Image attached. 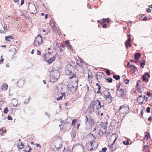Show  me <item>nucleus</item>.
<instances>
[{"label": "nucleus", "mask_w": 152, "mask_h": 152, "mask_svg": "<svg viewBox=\"0 0 152 152\" xmlns=\"http://www.w3.org/2000/svg\"><path fill=\"white\" fill-rule=\"evenodd\" d=\"M129 107L125 104L120 106L119 108L115 113L118 117H121L123 118L125 117L129 112Z\"/></svg>", "instance_id": "f257e3e1"}, {"label": "nucleus", "mask_w": 152, "mask_h": 152, "mask_svg": "<svg viewBox=\"0 0 152 152\" xmlns=\"http://www.w3.org/2000/svg\"><path fill=\"white\" fill-rule=\"evenodd\" d=\"M73 67L70 64H67L66 67L65 73L68 76V78L71 79L76 77V75L72 72Z\"/></svg>", "instance_id": "f03ea898"}, {"label": "nucleus", "mask_w": 152, "mask_h": 152, "mask_svg": "<svg viewBox=\"0 0 152 152\" xmlns=\"http://www.w3.org/2000/svg\"><path fill=\"white\" fill-rule=\"evenodd\" d=\"M101 95L103 96L105 101L107 103H110L113 101V98L110 92L107 90H105Z\"/></svg>", "instance_id": "7ed1b4c3"}, {"label": "nucleus", "mask_w": 152, "mask_h": 152, "mask_svg": "<svg viewBox=\"0 0 152 152\" xmlns=\"http://www.w3.org/2000/svg\"><path fill=\"white\" fill-rule=\"evenodd\" d=\"M60 76V73L58 70H55L51 72L50 74V80L52 82L56 81Z\"/></svg>", "instance_id": "20e7f679"}, {"label": "nucleus", "mask_w": 152, "mask_h": 152, "mask_svg": "<svg viewBox=\"0 0 152 152\" xmlns=\"http://www.w3.org/2000/svg\"><path fill=\"white\" fill-rule=\"evenodd\" d=\"M43 42L42 36L39 34L35 39L33 45L35 47H38L42 44Z\"/></svg>", "instance_id": "39448f33"}, {"label": "nucleus", "mask_w": 152, "mask_h": 152, "mask_svg": "<svg viewBox=\"0 0 152 152\" xmlns=\"http://www.w3.org/2000/svg\"><path fill=\"white\" fill-rule=\"evenodd\" d=\"M78 80L77 79L75 83V84L73 85L72 83H71L69 85H68V90L71 92H74L78 88Z\"/></svg>", "instance_id": "423d86ee"}, {"label": "nucleus", "mask_w": 152, "mask_h": 152, "mask_svg": "<svg viewBox=\"0 0 152 152\" xmlns=\"http://www.w3.org/2000/svg\"><path fill=\"white\" fill-rule=\"evenodd\" d=\"M118 137L116 135H114L113 134L110 137L108 140V145L113 150V145L115 143V141L117 140Z\"/></svg>", "instance_id": "0eeeda50"}, {"label": "nucleus", "mask_w": 152, "mask_h": 152, "mask_svg": "<svg viewBox=\"0 0 152 152\" xmlns=\"http://www.w3.org/2000/svg\"><path fill=\"white\" fill-rule=\"evenodd\" d=\"M7 31V26L4 21L1 22V25L0 26V32L5 34Z\"/></svg>", "instance_id": "6e6552de"}, {"label": "nucleus", "mask_w": 152, "mask_h": 152, "mask_svg": "<svg viewBox=\"0 0 152 152\" xmlns=\"http://www.w3.org/2000/svg\"><path fill=\"white\" fill-rule=\"evenodd\" d=\"M61 129L62 130H68L71 128V125L70 123H65L59 125Z\"/></svg>", "instance_id": "1a4fd4ad"}, {"label": "nucleus", "mask_w": 152, "mask_h": 152, "mask_svg": "<svg viewBox=\"0 0 152 152\" xmlns=\"http://www.w3.org/2000/svg\"><path fill=\"white\" fill-rule=\"evenodd\" d=\"M116 94L119 97H122L124 95V90L120 88L118 86L116 91Z\"/></svg>", "instance_id": "9d476101"}, {"label": "nucleus", "mask_w": 152, "mask_h": 152, "mask_svg": "<svg viewBox=\"0 0 152 152\" xmlns=\"http://www.w3.org/2000/svg\"><path fill=\"white\" fill-rule=\"evenodd\" d=\"M93 144V142L91 141L87 143L86 145L87 149L89 151H92L94 149H95V147L93 148L92 145Z\"/></svg>", "instance_id": "9b49d317"}, {"label": "nucleus", "mask_w": 152, "mask_h": 152, "mask_svg": "<svg viewBox=\"0 0 152 152\" xmlns=\"http://www.w3.org/2000/svg\"><path fill=\"white\" fill-rule=\"evenodd\" d=\"M95 101L96 102L97 104L98 103V105L96 106V109L98 111V113H100L101 112L100 109L101 108L104 109V105L103 104L101 105L100 102L98 99H97Z\"/></svg>", "instance_id": "f8f14e48"}, {"label": "nucleus", "mask_w": 152, "mask_h": 152, "mask_svg": "<svg viewBox=\"0 0 152 152\" xmlns=\"http://www.w3.org/2000/svg\"><path fill=\"white\" fill-rule=\"evenodd\" d=\"M107 123L106 122H102L100 124V129L103 130V132H106L107 127Z\"/></svg>", "instance_id": "ddd939ff"}, {"label": "nucleus", "mask_w": 152, "mask_h": 152, "mask_svg": "<svg viewBox=\"0 0 152 152\" xmlns=\"http://www.w3.org/2000/svg\"><path fill=\"white\" fill-rule=\"evenodd\" d=\"M25 82L26 80L24 79H20L18 80L17 82V86L20 87H21Z\"/></svg>", "instance_id": "4468645a"}, {"label": "nucleus", "mask_w": 152, "mask_h": 152, "mask_svg": "<svg viewBox=\"0 0 152 152\" xmlns=\"http://www.w3.org/2000/svg\"><path fill=\"white\" fill-rule=\"evenodd\" d=\"M29 9L30 12L32 14L36 13L37 12L36 8L34 5H32L29 7Z\"/></svg>", "instance_id": "2eb2a0df"}, {"label": "nucleus", "mask_w": 152, "mask_h": 152, "mask_svg": "<svg viewBox=\"0 0 152 152\" xmlns=\"http://www.w3.org/2000/svg\"><path fill=\"white\" fill-rule=\"evenodd\" d=\"M96 104H97V102L95 101H93L91 102L90 104V108L91 109V111H94V106Z\"/></svg>", "instance_id": "dca6fc26"}, {"label": "nucleus", "mask_w": 152, "mask_h": 152, "mask_svg": "<svg viewBox=\"0 0 152 152\" xmlns=\"http://www.w3.org/2000/svg\"><path fill=\"white\" fill-rule=\"evenodd\" d=\"M148 76V78L150 77V75L148 72L145 73V74L143 75L142 76V79L144 81H146L147 82H148V78L147 77Z\"/></svg>", "instance_id": "f3484780"}, {"label": "nucleus", "mask_w": 152, "mask_h": 152, "mask_svg": "<svg viewBox=\"0 0 152 152\" xmlns=\"http://www.w3.org/2000/svg\"><path fill=\"white\" fill-rule=\"evenodd\" d=\"M128 36L129 38L126 41L125 44L126 47L127 48L130 47L131 46V44L129 43L131 40V39L129 37V35H128Z\"/></svg>", "instance_id": "a211bd4d"}, {"label": "nucleus", "mask_w": 152, "mask_h": 152, "mask_svg": "<svg viewBox=\"0 0 152 152\" xmlns=\"http://www.w3.org/2000/svg\"><path fill=\"white\" fill-rule=\"evenodd\" d=\"M137 100L139 103L141 104H142L144 101V99L143 98H142V96L141 95H140L137 98Z\"/></svg>", "instance_id": "6ab92c4d"}, {"label": "nucleus", "mask_w": 152, "mask_h": 152, "mask_svg": "<svg viewBox=\"0 0 152 152\" xmlns=\"http://www.w3.org/2000/svg\"><path fill=\"white\" fill-rule=\"evenodd\" d=\"M141 56V54L140 53H137L135 54L134 59L137 60L135 61H134V62H136L138 61V60H139Z\"/></svg>", "instance_id": "aec40b11"}, {"label": "nucleus", "mask_w": 152, "mask_h": 152, "mask_svg": "<svg viewBox=\"0 0 152 152\" xmlns=\"http://www.w3.org/2000/svg\"><path fill=\"white\" fill-rule=\"evenodd\" d=\"M106 22H107L108 23H109L110 22V20L108 19L103 18L102 19V21L100 22L101 25H102L104 23Z\"/></svg>", "instance_id": "412c9836"}, {"label": "nucleus", "mask_w": 152, "mask_h": 152, "mask_svg": "<svg viewBox=\"0 0 152 152\" xmlns=\"http://www.w3.org/2000/svg\"><path fill=\"white\" fill-rule=\"evenodd\" d=\"M76 63L77 65L80 68L83 70V63L80 60H77V61Z\"/></svg>", "instance_id": "4be33fe9"}, {"label": "nucleus", "mask_w": 152, "mask_h": 152, "mask_svg": "<svg viewBox=\"0 0 152 152\" xmlns=\"http://www.w3.org/2000/svg\"><path fill=\"white\" fill-rule=\"evenodd\" d=\"M8 86L7 84L4 83L2 84L1 88L3 90H6L7 89Z\"/></svg>", "instance_id": "5701e85b"}, {"label": "nucleus", "mask_w": 152, "mask_h": 152, "mask_svg": "<svg viewBox=\"0 0 152 152\" xmlns=\"http://www.w3.org/2000/svg\"><path fill=\"white\" fill-rule=\"evenodd\" d=\"M14 39V37L12 36H6L5 37V39L6 41L10 42L12 39Z\"/></svg>", "instance_id": "b1692460"}, {"label": "nucleus", "mask_w": 152, "mask_h": 152, "mask_svg": "<svg viewBox=\"0 0 152 152\" xmlns=\"http://www.w3.org/2000/svg\"><path fill=\"white\" fill-rule=\"evenodd\" d=\"M103 132L104 131L103 130H102L101 129H99V130L97 131L96 132H95V134H99L100 136H102L103 135L104 132Z\"/></svg>", "instance_id": "393cba45"}, {"label": "nucleus", "mask_w": 152, "mask_h": 152, "mask_svg": "<svg viewBox=\"0 0 152 152\" xmlns=\"http://www.w3.org/2000/svg\"><path fill=\"white\" fill-rule=\"evenodd\" d=\"M10 51L11 52V53L13 55L15 54L16 53V50L15 47H13L10 50Z\"/></svg>", "instance_id": "a878e982"}, {"label": "nucleus", "mask_w": 152, "mask_h": 152, "mask_svg": "<svg viewBox=\"0 0 152 152\" xmlns=\"http://www.w3.org/2000/svg\"><path fill=\"white\" fill-rule=\"evenodd\" d=\"M55 59V57L54 56H53V57H51L48 60L47 62L49 64H50Z\"/></svg>", "instance_id": "bb28decb"}, {"label": "nucleus", "mask_w": 152, "mask_h": 152, "mask_svg": "<svg viewBox=\"0 0 152 152\" xmlns=\"http://www.w3.org/2000/svg\"><path fill=\"white\" fill-rule=\"evenodd\" d=\"M94 122V121L93 119L90 118L89 119L88 121V124L90 126L92 125Z\"/></svg>", "instance_id": "cd10ccee"}, {"label": "nucleus", "mask_w": 152, "mask_h": 152, "mask_svg": "<svg viewBox=\"0 0 152 152\" xmlns=\"http://www.w3.org/2000/svg\"><path fill=\"white\" fill-rule=\"evenodd\" d=\"M24 146L22 142H21L20 143H19L17 147L19 149H21L23 148Z\"/></svg>", "instance_id": "c85d7f7f"}, {"label": "nucleus", "mask_w": 152, "mask_h": 152, "mask_svg": "<svg viewBox=\"0 0 152 152\" xmlns=\"http://www.w3.org/2000/svg\"><path fill=\"white\" fill-rule=\"evenodd\" d=\"M51 55V54L50 53H48L45 54L44 55V58L45 60H46Z\"/></svg>", "instance_id": "c756f323"}, {"label": "nucleus", "mask_w": 152, "mask_h": 152, "mask_svg": "<svg viewBox=\"0 0 152 152\" xmlns=\"http://www.w3.org/2000/svg\"><path fill=\"white\" fill-rule=\"evenodd\" d=\"M133 69V66L131 65L129 66V68L128 69V71L129 72H130L132 73H133V72H132V70Z\"/></svg>", "instance_id": "7c9ffc66"}, {"label": "nucleus", "mask_w": 152, "mask_h": 152, "mask_svg": "<svg viewBox=\"0 0 152 152\" xmlns=\"http://www.w3.org/2000/svg\"><path fill=\"white\" fill-rule=\"evenodd\" d=\"M134 73L135 75H136V77L137 75H138V72L137 70V69L134 66Z\"/></svg>", "instance_id": "2f4dec72"}, {"label": "nucleus", "mask_w": 152, "mask_h": 152, "mask_svg": "<svg viewBox=\"0 0 152 152\" xmlns=\"http://www.w3.org/2000/svg\"><path fill=\"white\" fill-rule=\"evenodd\" d=\"M130 141V140H129L128 139L127 140H126V141H123V143L124 144L126 145H128L129 144H131V143H129V141Z\"/></svg>", "instance_id": "473e14b6"}, {"label": "nucleus", "mask_w": 152, "mask_h": 152, "mask_svg": "<svg viewBox=\"0 0 152 152\" xmlns=\"http://www.w3.org/2000/svg\"><path fill=\"white\" fill-rule=\"evenodd\" d=\"M65 42L66 45L68 46V47L71 49L72 48V45H71L69 43V41L68 40L67 41H65Z\"/></svg>", "instance_id": "72a5a7b5"}, {"label": "nucleus", "mask_w": 152, "mask_h": 152, "mask_svg": "<svg viewBox=\"0 0 152 152\" xmlns=\"http://www.w3.org/2000/svg\"><path fill=\"white\" fill-rule=\"evenodd\" d=\"M96 86H97L98 87V90L96 92V93L98 94H99L100 93V90L101 89V87L99 85L98 83H96Z\"/></svg>", "instance_id": "f704fd0d"}, {"label": "nucleus", "mask_w": 152, "mask_h": 152, "mask_svg": "<svg viewBox=\"0 0 152 152\" xmlns=\"http://www.w3.org/2000/svg\"><path fill=\"white\" fill-rule=\"evenodd\" d=\"M76 135V132L75 131H72V134H71V136L73 138H75V137Z\"/></svg>", "instance_id": "c9c22d12"}, {"label": "nucleus", "mask_w": 152, "mask_h": 152, "mask_svg": "<svg viewBox=\"0 0 152 152\" xmlns=\"http://www.w3.org/2000/svg\"><path fill=\"white\" fill-rule=\"evenodd\" d=\"M113 77L116 80H118L120 79V76L118 75H113Z\"/></svg>", "instance_id": "e433bc0d"}, {"label": "nucleus", "mask_w": 152, "mask_h": 152, "mask_svg": "<svg viewBox=\"0 0 152 152\" xmlns=\"http://www.w3.org/2000/svg\"><path fill=\"white\" fill-rule=\"evenodd\" d=\"M145 64V60L142 61V62L141 63L140 65L142 68H143Z\"/></svg>", "instance_id": "4c0bfd02"}, {"label": "nucleus", "mask_w": 152, "mask_h": 152, "mask_svg": "<svg viewBox=\"0 0 152 152\" xmlns=\"http://www.w3.org/2000/svg\"><path fill=\"white\" fill-rule=\"evenodd\" d=\"M8 110L7 107H5L4 109V113L6 114L8 112Z\"/></svg>", "instance_id": "58836bf2"}, {"label": "nucleus", "mask_w": 152, "mask_h": 152, "mask_svg": "<svg viewBox=\"0 0 152 152\" xmlns=\"http://www.w3.org/2000/svg\"><path fill=\"white\" fill-rule=\"evenodd\" d=\"M98 127L97 126H95L93 129L92 130V131L93 132H95H95H97V131L99 130L98 129Z\"/></svg>", "instance_id": "ea45409f"}, {"label": "nucleus", "mask_w": 152, "mask_h": 152, "mask_svg": "<svg viewBox=\"0 0 152 152\" xmlns=\"http://www.w3.org/2000/svg\"><path fill=\"white\" fill-rule=\"evenodd\" d=\"M106 80H107V82L109 83H112L113 81V79L111 77L107 78Z\"/></svg>", "instance_id": "a19ab883"}, {"label": "nucleus", "mask_w": 152, "mask_h": 152, "mask_svg": "<svg viewBox=\"0 0 152 152\" xmlns=\"http://www.w3.org/2000/svg\"><path fill=\"white\" fill-rule=\"evenodd\" d=\"M105 72L108 75H109L110 74V72L109 70L106 69V70L105 71Z\"/></svg>", "instance_id": "79ce46f5"}, {"label": "nucleus", "mask_w": 152, "mask_h": 152, "mask_svg": "<svg viewBox=\"0 0 152 152\" xmlns=\"http://www.w3.org/2000/svg\"><path fill=\"white\" fill-rule=\"evenodd\" d=\"M76 123V120L75 119H73L72 121V124L73 125H75Z\"/></svg>", "instance_id": "37998d69"}, {"label": "nucleus", "mask_w": 152, "mask_h": 152, "mask_svg": "<svg viewBox=\"0 0 152 152\" xmlns=\"http://www.w3.org/2000/svg\"><path fill=\"white\" fill-rule=\"evenodd\" d=\"M63 97V95H62L61 96L57 98H56V100L57 101H59L60 100H61L62 99Z\"/></svg>", "instance_id": "c03bdc74"}, {"label": "nucleus", "mask_w": 152, "mask_h": 152, "mask_svg": "<svg viewBox=\"0 0 152 152\" xmlns=\"http://www.w3.org/2000/svg\"><path fill=\"white\" fill-rule=\"evenodd\" d=\"M92 75L91 74H88V80H91L92 78Z\"/></svg>", "instance_id": "a18cd8bd"}, {"label": "nucleus", "mask_w": 152, "mask_h": 152, "mask_svg": "<svg viewBox=\"0 0 152 152\" xmlns=\"http://www.w3.org/2000/svg\"><path fill=\"white\" fill-rule=\"evenodd\" d=\"M148 148V146L147 145H145L144 146V149L143 150V151H146Z\"/></svg>", "instance_id": "49530a36"}, {"label": "nucleus", "mask_w": 152, "mask_h": 152, "mask_svg": "<svg viewBox=\"0 0 152 152\" xmlns=\"http://www.w3.org/2000/svg\"><path fill=\"white\" fill-rule=\"evenodd\" d=\"M150 108L149 107H148L146 109V111L148 113H149L150 112Z\"/></svg>", "instance_id": "de8ad7c7"}, {"label": "nucleus", "mask_w": 152, "mask_h": 152, "mask_svg": "<svg viewBox=\"0 0 152 152\" xmlns=\"http://www.w3.org/2000/svg\"><path fill=\"white\" fill-rule=\"evenodd\" d=\"M102 25V27L103 28H105L107 27V24H103Z\"/></svg>", "instance_id": "09e8293b"}, {"label": "nucleus", "mask_w": 152, "mask_h": 152, "mask_svg": "<svg viewBox=\"0 0 152 152\" xmlns=\"http://www.w3.org/2000/svg\"><path fill=\"white\" fill-rule=\"evenodd\" d=\"M7 119L8 120H12V117L11 116L9 115L8 116Z\"/></svg>", "instance_id": "8fccbe9b"}, {"label": "nucleus", "mask_w": 152, "mask_h": 152, "mask_svg": "<svg viewBox=\"0 0 152 152\" xmlns=\"http://www.w3.org/2000/svg\"><path fill=\"white\" fill-rule=\"evenodd\" d=\"M86 117V118L85 119V121L86 122V124L87 123V122H88V118L87 116H85Z\"/></svg>", "instance_id": "3c124183"}, {"label": "nucleus", "mask_w": 152, "mask_h": 152, "mask_svg": "<svg viewBox=\"0 0 152 152\" xmlns=\"http://www.w3.org/2000/svg\"><path fill=\"white\" fill-rule=\"evenodd\" d=\"M107 148L106 147H104L102 149V150L103 152H106L107 151Z\"/></svg>", "instance_id": "603ef678"}, {"label": "nucleus", "mask_w": 152, "mask_h": 152, "mask_svg": "<svg viewBox=\"0 0 152 152\" xmlns=\"http://www.w3.org/2000/svg\"><path fill=\"white\" fill-rule=\"evenodd\" d=\"M129 82V81L128 80L126 79L124 80V82L126 84H127Z\"/></svg>", "instance_id": "864d4df0"}, {"label": "nucleus", "mask_w": 152, "mask_h": 152, "mask_svg": "<svg viewBox=\"0 0 152 152\" xmlns=\"http://www.w3.org/2000/svg\"><path fill=\"white\" fill-rule=\"evenodd\" d=\"M146 11L150 13L151 12V10L149 8H147L146 9Z\"/></svg>", "instance_id": "5fc2aeb1"}, {"label": "nucleus", "mask_w": 152, "mask_h": 152, "mask_svg": "<svg viewBox=\"0 0 152 152\" xmlns=\"http://www.w3.org/2000/svg\"><path fill=\"white\" fill-rule=\"evenodd\" d=\"M24 3V0H21V3H20V5H22Z\"/></svg>", "instance_id": "6e6d98bb"}, {"label": "nucleus", "mask_w": 152, "mask_h": 152, "mask_svg": "<svg viewBox=\"0 0 152 152\" xmlns=\"http://www.w3.org/2000/svg\"><path fill=\"white\" fill-rule=\"evenodd\" d=\"M52 28L54 30V32L56 29V27L54 26H53L52 27Z\"/></svg>", "instance_id": "4d7b16f0"}, {"label": "nucleus", "mask_w": 152, "mask_h": 152, "mask_svg": "<svg viewBox=\"0 0 152 152\" xmlns=\"http://www.w3.org/2000/svg\"><path fill=\"white\" fill-rule=\"evenodd\" d=\"M37 55H40L41 54V52L39 51V50H37Z\"/></svg>", "instance_id": "13d9d810"}, {"label": "nucleus", "mask_w": 152, "mask_h": 152, "mask_svg": "<svg viewBox=\"0 0 152 152\" xmlns=\"http://www.w3.org/2000/svg\"><path fill=\"white\" fill-rule=\"evenodd\" d=\"M58 48L59 49L58 50V51L59 53H60L63 50H62L60 48Z\"/></svg>", "instance_id": "bf43d9fd"}, {"label": "nucleus", "mask_w": 152, "mask_h": 152, "mask_svg": "<svg viewBox=\"0 0 152 152\" xmlns=\"http://www.w3.org/2000/svg\"><path fill=\"white\" fill-rule=\"evenodd\" d=\"M35 145L37 147H39V148H41V146L40 144H38V143H36L35 144Z\"/></svg>", "instance_id": "052dcab7"}, {"label": "nucleus", "mask_w": 152, "mask_h": 152, "mask_svg": "<svg viewBox=\"0 0 152 152\" xmlns=\"http://www.w3.org/2000/svg\"><path fill=\"white\" fill-rule=\"evenodd\" d=\"M64 152H69V151L66 149H65L64 148Z\"/></svg>", "instance_id": "680f3d73"}, {"label": "nucleus", "mask_w": 152, "mask_h": 152, "mask_svg": "<svg viewBox=\"0 0 152 152\" xmlns=\"http://www.w3.org/2000/svg\"><path fill=\"white\" fill-rule=\"evenodd\" d=\"M137 91L140 93H141L142 92V91L141 89L138 88Z\"/></svg>", "instance_id": "e2e57ef3"}, {"label": "nucleus", "mask_w": 152, "mask_h": 152, "mask_svg": "<svg viewBox=\"0 0 152 152\" xmlns=\"http://www.w3.org/2000/svg\"><path fill=\"white\" fill-rule=\"evenodd\" d=\"M2 131V133H4L5 132V131H6V130H5V131L4 130V129H0V131Z\"/></svg>", "instance_id": "0e129e2a"}, {"label": "nucleus", "mask_w": 152, "mask_h": 152, "mask_svg": "<svg viewBox=\"0 0 152 152\" xmlns=\"http://www.w3.org/2000/svg\"><path fill=\"white\" fill-rule=\"evenodd\" d=\"M147 18L146 17H145L143 19V20L144 21H146L147 20Z\"/></svg>", "instance_id": "69168bd1"}, {"label": "nucleus", "mask_w": 152, "mask_h": 152, "mask_svg": "<svg viewBox=\"0 0 152 152\" xmlns=\"http://www.w3.org/2000/svg\"><path fill=\"white\" fill-rule=\"evenodd\" d=\"M149 135V134L148 132L146 133L145 137H147V138L148 137V136Z\"/></svg>", "instance_id": "338daca9"}, {"label": "nucleus", "mask_w": 152, "mask_h": 152, "mask_svg": "<svg viewBox=\"0 0 152 152\" xmlns=\"http://www.w3.org/2000/svg\"><path fill=\"white\" fill-rule=\"evenodd\" d=\"M4 60V59L3 58H1L0 60V63H3Z\"/></svg>", "instance_id": "774afa93"}]
</instances>
